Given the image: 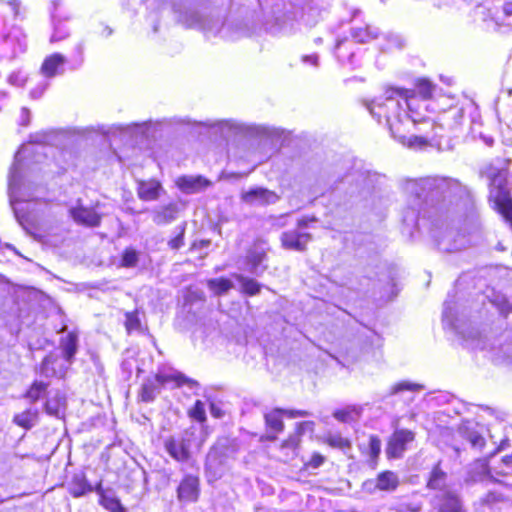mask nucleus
Here are the masks:
<instances>
[{"label": "nucleus", "mask_w": 512, "mask_h": 512, "mask_svg": "<svg viewBox=\"0 0 512 512\" xmlns=\"http://www.w3.org/2000/svg\"><path fill=\"white\" fill-rule=\"evenodd\" d=\"M434 91L435 85L425 77L415 79L414 88L411 89L387 85L383 89L379 108L388 107L390 103L392 104L394 102L396 103V106L400 108L399 104L396 102V100L400 98L405 102L407 109L411 113H415L416 108L414 106L417 100H431L433 98Z\"/></svg>", "instance_id": "f257e3e1"}, {"label": "nucleus", "mask_w": 512, "mask_h": 512, "mask_svg": "<svg viewBox=\"0 0 512 512\" xmlns=\"http://www.w3.org/2000/svg\"><path fill=\"white\" fill-rule=\"evenodd\" d=\"M139 314L140 312L138 309L125 313L124 327L127 334H132L133 332L141 330V319Z\"/></svg>", "instance_id": "72a5a7b5"}, {"label": "nucleus", "mask_w": 512, "mask_h": 512, "mask_svg": "<svg viewBox=\"0 0 512 512\" xmlns=\"http://www.w3.org/2000/svg\"><path fill=\"white\" fill-rule=\"evenodd\" d=\"M211 414L215 418H220L222 416V411L219 408L214 407V405L211 406Z\"/></svg>", "instance_id": "de8ad7c7"}, {"label": "nucleus", "mask_w": 512, "mask_h": 512, "mask_svg": "<svg viewBox=\"0 0 512 512\" xmlns=\"http://www.w3.org/2000/svg\"><path fill=\"white\" fill-rule=\"evenodd\" d=\"M95 491V487L88 481L87 476L84 472L75 473L68 487L69 494L74 498H80Z\"/></svg>", "instance_id": "aec40b11"}, {"label": "nucleus", "mask_w": 512, "mask_h": 512, "mask_svg": "<svg viewBox=\"0 0 512 512\" xmlns=\"http://www.w3.org/2000/svg\"><path fill=\"white\" fill-rule=\"evenodd\" d=\"M488 178V203L512 228V192L509 187L508 172L505 169L495 168Z\"/></svg>", "instance_id": "f03ea898"}, {"label": "nucleus", "mask_w": 512, "mask_h": 512, "mask_svg": "<svg viewBox=\"0 0 512 512\" xmlns=\"http://www.w3.org/2000/svg\"><path fill=\"white\" fill-rule=\"evenodd\" d=\"M95 492L98 494V503L108 512H127V508L121 503V500L112 494H109L99 482L95 486Z\"/></svg>", "instance_id": "a211bd4d"}, {"label": "nucleus", "mask_w": 512, "mask_h": 512, "mask_svg": "<svg viewBox=\"0 0 512 512\" xmlns=\"http://www.w3.org/2000/svg\"><path fill=\"white\" fill-rule=\"evenodd\" d=\"M207 286L215 295L221 296L233 288V283L228 278L219 277L208 279Z\"/></svg>", "instance_id": "2f4dec72"}, {"label": "nucleus", "mask_w": 512, "mask_h": 512, "mask_svg": "<svg viewBox=\"0 0 512 512\" xmlns=\"http://www.w3.org/2000/svg\"><path fill=\"white\" fill-rule=\"evenodd\" d=\"M282 414L284 417L293 419L298 417H307L310 416L311 413L308 410L302 409H284L282 408Z\"/></svg>", "instance_id": "58836bf2"}, {"label": "nucleus", "mask_w": 512, "mask_h": 512, "mask_svg": "<svg viewBox=\"0 0 512 512\" xmlns=\"http://www.w3.org/2000/svg\"><path fill=\"white\" fill-rule=\"evenodd\" d=\"M431 505L436 512H464L462 499L452 488L435 493Z\"/></svg>", "instance_id": "0eeeda50"}, {"label": "nucleus", "mask_w": 512, "mask_h": 512, "mask_svg": "<svg viewBox=\"0 0 512 512\" xmlns=\"http://www.w3.org/2000/svg\"><path fill=\"white\" fill-rule=\"evenodd\" d=\"M176 186L184 193L193 194L212 185V182L202 175H181L175 181Z\"/></svg>", "instance_id": "2eb2a0df"}, {"label": "nucleus", "mask_w": 512, "mask_h": 512, "mask_svg": "<svg viewBox=\"0 0 512 512\" xmlns=\"http://www.w3.org/2000/svg\"><path fill=\"white\" fill-rule=\"evenodd\" d=\"M419 387L420 386L417 384L408 383V382H399L392 387V392L398 393L400 391H405V390L415 391V390L419 389Z\"/></svg>", "instance_id": "a19ab883"}, {"label": "nucleus", "mask_w": 512, "mask_h": 512, "mask_svg": "<svg viewBox=\"0 0 512 512\" xmlns=\"http://www.w3.org/2000/svg\"><path fill=\"white\" fill-rule=\"evenodd\" d=\"M384 117L388 124L391 134L403 146L409 149H423L430 146L431 141L427 136H408L406 130L403 128V125L398 115H391L385 113Z\"/></svg>", "instance_id": "7ed1b4c3"}, {"label": "nucleus", "mask_w": 512, "mask_h": 512, "mask_svg": "<svg viewBox=\"0 0 512 512\" xmlns=\"http://www.w3.org/2000/svg\"><path fill=\"white\" fill-rule=\"evenodd\" d=\"M502 463L512 472V453L502 457Z\"/></svg>", "instance_id": "49530a36"}, {"label": "nucleus", "mask_w": 512, "mask_h": 512, "mask_svg": "<svg viewBox=\"0 0 512 512\" xmlns=\"http://www.w3.org/2000/svg\"><path fill=\"white\" fill-rule=\"evenodd\" d=\"M48 388L49 383L41 380H34L25 390L22 397L28 400L30 403H36L46 396Z\"/></svg>", "instance_id": "a878e982"}, {"label": "nucleus", "mask_w": 512, "mask_h": 512, "mask_svg": "<svg viewBox=\"0 0 512 512\" xmlns=\"http://www.w3.org/2000/svg\"><path fill=\"white\" fill-rule=\"evenodd\" d=\"M164 449L176 462L186 463L192 459L189 439L169 437L164 441Z\"/></svg>", "instance_id": "9d476101"}, {"label": "nucleus", "mask_w": 512, "mask_h": 512, "mask_svg": "<svg viewBox=\"0 0 512 512\" xmlns=\"http://www.w3.org/2000/svg\"><path fill=\"white\" fill-rule=\"evenodd\" d=\"M190 419L197 421L201 424L207 420L205 405L201 400H196L193 406L187 412Z\"/></svg>", "instance_id": "f704fd0d"}, {"label": "nucleus", "mask_w": 512, "mask_h": 512, "mask_svg": "<svg viewBox=\"0 0 512 512\" xmlns=\"http://www.w3.org/2000/svg\"><path fill=\"white\" fill-rule=\"evenodd\" d=\"M163 384H160L159 380L156 379V374L147 378L137 393V399L139 402L150 403L153 402L157 395L160 393Z\"/></svg>", "instance_id": "6ab92c4d"}, {"label": "nucleus", "mask_w": 512, "mask_h": 512, "mask_svg": "<svg viewBox=\"0 0 512 512\" xmlns=\"http://www.w3.org/2000/svg\"><path fill=\"white\" fill-rule=\"evenodd\" d=\"M63 357L66 361L71 362L78 349V336L75 332H69L65 338L60 340Z\"/></svg>", "instance_id": "c85d7f7f"}, {"label": "nucleus", "mask_w": 512, "mask_h": 512, "mask_svg": "<svg viewBox=\"0 0 512 512\" xmlns=\"http://www.w3.org/2000/svg\"><path fill=\"white\" fill-rule=\"evenodd\" d=\"M163 191L162 183L156 178L140 179L136 181V192L141 201H156L160 198Z\"/></svg>", "instance_id": "ddd939ff"}, {"label": "nucleus", "mask_w": 512, "mask_h": 512, "mask_svg": "<svg viewBox=\"0 0 512 512\" xmlns=\"http://www.w3.org/2000/svg\"><path fill=\"white\" fill-rule=\"evenodd\" d=\"M333 416L340 422H347L351 418V413L347 409H338L333 413Z\"/></svg>", "instance_id": "37998d69"}, {"label": "nucleus", "mask_w": 512, "mask_h": 512, "mask_svg": "<svg viewBox=\"0 0 512 512\" xmlns=\"http://www.w3.org/2000/svg\"><path fill=\"white\" fill-rule=\"evenodd\" d=\"M178 207L175 203H168L154 210L153 220L158 225H163L172 222L177 218Z\"/></svg>", "instance_id": "cd10ccee"}, {"label": "nucleus", "mask_w": 512, "mask_h": 512, "mask_svg": "<svg viewBox=\"0 0 512 512\" xmlns=\"http://www.w3.org/2000/svg\"><path fill=\"white\" fill-rule=\"evenodd\" d=\"M326 462V457L320 452H313L310 458L304 462L303 468L306 470L317 469Z\"/></svg>", "instance_id": "e433bc0d"}, {"label": "nucleus", "mask_w": 512, "mask_h": 512, "mask_svg": "<svg viewBox=\"0 0 512 512\" xmlns=\"http://www.w3.org/2000/svg\"><path fill=\"white\" fill-rule=\"evenodd\" d=\"M156 379H158L160 384H163L164 386L171 384L172 388H180L183 386L195 387L198 385L196 380L187 377L185 374L179 371H176L172 374L158 372L156 373Z\"/></svg>", "instance_id": "412c9836"}, {"label": "nucleus", "mask_w": 512, "mask_h": 512, "mask_svg": "<svg viewBox=\"0 0 512 512\" xmlns=\"http://www.w3.org/2000/svg\"><path fill=\"white\" fill-rule=\"evenodd\" d=\"M39 411L36 408H27L20 413L14 414L12 422L25 430H30L38 421Z\"/></svg>", "instance_id": "393cba45"}, {"label": "nucleus", "mask_w": 512, "mask_h": 512, "mask_svg": "<svg viewBox=\"0 0 512 512\" xmlns=\"http://www.w3.org/2000/svg\"><path fill=\"white\" fill-rule=\"evenodd\" d=\"M235 279L240 283V291L247 296H255L261 292V284L253 278L245 277L241 274H235Z\"/></svg>", "instance_id": "c756f323"}, {"label": "nucleus", "mask_w": 512, "mask_h": 512, "mask_svg": "<svg viewBox=\"0 0 512 512\" xmlns=\"http://www.w3.org/2000/svg\"><path fill=\"white\" fill-rule=\"evenodd\" d=\"M267 259V253L265 250L251 251L247 256V263L252 270H255Z\"/></svg>", "instance_id": "c9c22d12"}, {"label": "nucleus", "mask_w": 512, "mask_h": 512, "mask_svg": "<svg viewBox=\"0 0 512 512\" xmlns=\"http://www.w3.org/2000/svg\"><path fill=\"white\" fill-rule=\"evenodd\" d=\"M240 198L247 204L269 205L279 200V195L264 187H253L241 193Z\"/></svg>", "instance_id": "4468645a"}, {"label": "nucleus", "mask_w": 512, "mask_h": 512, "mask_svg": "<svg viewBox=\"0 0 512 512\" xmlns=\"http://www.w3.org/2000/svg\"><path fill=\"white\" fill-rule=\"evenodd\" d=\"M458 434L462 440L470 443L471 447L477 451H482L486 446V439L482 432L476 424L469 420L461 422L458 427Z\"/></svg>", "instance_id": "f8f14e48"}, {"label": "nucleus", "mask_w": 512, "mask_h": 512, "mask_svg": "<svg viewBox=\"0 0 512 512\" xmlns=\"http://www.w3.org/2000/svg\"><path fill=\"white\" fill-rule=\"evenodd\" d=\"M265 433L259 437V441L275 442L285 430L282 408L275 407L263 414Z\"/></svg>", "instance_id": "423d86ee"}, {"label": "nucleus", "mask_w": 512, "mask_h": 512, "mask_svg": "<svg viewBox=\"0 0 512 512\" xmlns=\"http://www.w3.org/2000/svg\"><path fill=\"white\" fill-rule=\"evenodd\" d=\"M43 409L50 416L59 417L66 409V397L61 392L55 393L54 396L47 398L43 404Z\"/></svg>", "instance_id": "bb28decb"}, {"label": "nucleus", "mask_w": 512, "mask_h": 512, "mask_svg": "<svg viewBox=\"0 0 512 512\" xmlns=\"http://www.w3.org/2000/svg\"><path fill=\"white\" fill-rule=\"evenodd\" d=\"M400 485V480L396 472L383 470L379 472L375 479V488L383 492L395 491Z\"/></svg>", "instance_id": "4be33fe9"}, {"label": "nucleus", "mask_w": 512, "mask_h": 512, "mask_svg": "<svg viewBox=\"0 0 512 512\" xmlns=\"http://www.w3.org/2000/svg\"><path fill=\"white\" fill-rule=\"evenodd\" d=\"M415 440V433L409 429H396L388 437L385 453L388 460L402 458Z\"/></svg>", "instance_id": "39448f33"}, {"label": "nucleus", "mask_w": 512, "mask_h": 512, "mask_svg": "<svg viewBox=\"0 0 512 512\" xmlns=\"http://www.w3.org/2000/svg\"><path fill=\"white\" fill-rule=\"evenodd\" d=\"M185 230H186V226H185V224H183L180 227L179 232L177 233V235L174 236L173 238H171L168 241V246H169L170 249L178 250V249H180L184 245V243H185Z\"/></svg>", "instance_id": "4c0bfd02"}, {"label": "nucleus", "mask_w": 512, "mask_h": 512, "mask_svg": "<svg viewBox=\"0 0 512 512\" xmlns=\"http://www.w3.org/2000/svg\"><path fill=\"white\" fill-rule=\"evenodd\" d=\"M502 11L505 16H512V1H507L502 5Z\"/></svg>", "instance_id": "a18cd8bd"}, {"label": "nucleus", "mask_w": 512, "mask_h": 512, "mask_svg": "<svg viewBox=\"0 0 512 512\" xmlns=\"http://www.w3.org/2000/svg\"><path fill=\"white\" fill-rule=\"evenodd\" d=\"M177 498L182 503H194L200 496V478L197 475H184L176 489Z\"/></svg>", "instance_id": "1a4fd4ad"}, {"label": "nucleus", "mask_w": 512, "mask_h": 512, "mask_svg": "<svg viewBox=\"0 0 512 512\" xmlns=\"http://www.w3.org/2000/svg\"><path fill=\"white\" fill-rule=\"evenodd\" d=\"M322 442L330 448L338 449L344 452L350 450L352 447L351 440L343 437L340 433H329L322 438Z\"/></svg>", "instance_id": "7c9ffc66"}, {"label": "nucleus", "mask_w": 512, "mask_h": 512, "mask_svg": "<svg viewBox=\"0 0 512 512\" xmlns=\"http://www.w3.org/2000/svg\"><path fill=\"white\" fill-rule=\"evenodd\" d=\"M55 361L56 358L53 357L52 355L45 356L39 366L40 373L48 376V370L50 369V366L54 364Z\"/></svg>", "instance_id": "ea45409f"}, {"label": "nucleus", "mask_w": 512, "mask_h": 512, "mask_svg": "<svg viewBox=\"0 0 512 512\" xmlns=\"http://www.w3.org/2000/svg\"><path fill=\"white\" fill-rule=\"evenodd\" d=\"M99 207V202L90 206L77 202V204L69 210V215L79 226L96 228L101 225L103 219V214L99 212Z\"/></svg>", "instance_id": "20e7f679"}, {"label": "nucleus", "mask_w": 512, "mask_h": 512, "mask_svg": "<svg viewBox=\"0 0 512 512\" xmlns=\"http://www.w3.org/2000/svg\"><path fill=\"white\" fill-rule=\"evenodd\" d=\"M426 489L433 491L434 494L451 489L447 473L442 469L440 462L433 465L426 480Z\"/></svg>", "instance_id": "dca6fc26"}, {"label": "nucleus", "mask_w": 512, "mask_h": 512, "mask_svg": "<svg viewBox=\"0 0 512 512\" xmlns=\"http://www.w3.org/2000/svg\"><path fill=\"white\" fill-rule=\"evenodd\" d=\"M317 221L318 219L315 216H303L297 220L296 229L302 231L304 228Z\"/></svg>", "instance_id": "79ce46f5"}, {"label": "nucleus", "mask_w": 512, "mask_h": 512, "mask_svg": "<svg viewBox=\"0 0 512 512\" xmlns=\"http://www.w3.org/2000/svg\"><path fill=\"white\" fill-rule=\"evenodd\" d=\"M65 62L66 59L62 54L53 53L43 60L40 71L45 77L52 78L60 73V70Z\"/></svg>", "instance_id": "5701e85b"}, {"label": "nucleus", "mask_w": 512, "mask_h": 512, "mask_svg": "<svg viewBox=\"0 0 512 512\" xmlns=\"http://www.w3.org/2000/svg\"><path fill=\"white\" fill-rule=\"evenodd\" d=\"M139 262V252L134 247H126L120 256L118 266L121 268H133Z\"/></svg>", "instance_id": "473e14b6"}, {"label": "nucleus", "mask_w": 512, "mask_h": 512, "mask_svg": "<svg viewBox=\"0 0 512 512\" xmlns=\"http://www.w3.org/2000/svg\"><path fill=\"white\" fill-rule=\"evenodd\" d=\"M315 422L311 420L300 421L295 423L293 431L287 435L279 444L280 449L287 451H297L306 432H313Z\"/></svg>", "instance_id": "6e6552de"}, {"label": "nucleus", "mask_w": 512, "mask_h": 512, "mask_svg": "<svg viewBox=\"0 0 512 512\" xmlns=\"http://www.w3.org/2000/svg\"><path fill=\"white\" fill-rule=\"evenodd\" d=\"M210 244H211L210 239L195 240L191 244V249H199V248H203V247H208Z\"/></svg>", "instance_id": "c03bdc74"}, {"label": "nucleus", "mask_w": 512, "mask_h": 512, "mask_svg": "<svg viewBox=\"0 0 512 512\" xmlns=\"http://www.w3.org/2000/svg\"><path fill=\"white\" fill-rule=\"evenodd\" d=\"M507 491V485L489 490L480 498V505L491 509L500 503L507 502L509 500Z\"/></svg>", "instance_id": "b1692460"}, {"label": "nucleus", "mask_w": 512, "mask_h": 512, "mask_svg": "<svg viewBox=\"0 0 512 512\" xmlns=\"http://www.w3.org/2000/svg\"><path fill=\"white\" fill-rule=\"evenodd\" d=\"M312 240V235L307 232L295 230L284 231L280 236V243L283 249L304 252L307 250L308 243Z\"/></svg>", "instance_id": "9b49d317"}, {"label": "nucleus", "mask_w": 512, "mask_h": 512, "mask_svg": "<svg viewBox=\"0 0 512 512\" xmlns=\"http://www.w3.org/2000/svg\"><path fill=\"white\" fill-rule=\"evenodd\" d=\"M359 451L365 458L367 465L373 470L376 469L381 454L380 438L375 434L369 435L367 446H359Z\"/></svg>", "instance_id": "f3484780"}]
</instances>
